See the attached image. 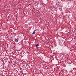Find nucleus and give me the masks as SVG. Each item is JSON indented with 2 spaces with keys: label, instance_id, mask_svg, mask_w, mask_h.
<instances>
[{
  "label": "nucleus",
  "instance_id": "f257e3e1",
  "mask_svg": "<svg viewBox=\"0 0 76 76\" xmlns=\"http://www.w3.org/2000/svg\"><path fill=\"white\" fill-rule=\"evenodd\" d=\"M18 41H19V39L18 38H17L15 39L14 42H18Z\"/></svg>",
  "mask_w": 76,
  "mask_h": 76
},
{
  "label": "nucleus",
  "instance_id": "f03ea898",
  "mask_svg": "<svg viewBox=\"0 0 76 76\" xmlns=\"http://www.w3.org/2000/svg\"><path fill=\"white\" fill-rule=\"evenodd\" d=\"M35 31H34L32 33V34H35Z\"/></svg>",
  "mask_w": 76,
  "mask_h": 76
},
{
  "label": "nucleus",
  "instance_id": "7ed1b4c3",
  "mask_svg": "<svg viewBox=\"0 0 76 76\" xmlns=\"http://www.w3.org/2000/svg\"><path fill=\"white\" fill-rule=\"evenodd\" d=\"M36 47H38V44H37L36 45Z\"/></svg>",
  "mask_w": 76,
  "mask_h": 76
},
{
  "label": "nucleus",
  "instance_id": "20e7f679",
  "mask_svg": "<svg viewBox=\"0 0 76 76\" xmlns=\"http://www.w3.org/2000/svg\"><path fill=\"white\" fill-rule=\"evenodd\" d=\"M28 6H30V4H29L28 5Z\"/></svg>",
  "mask_w": 76,
  "mask_h": 76
},
{
  "label": "nucleus",
  "instance_id": "39448f33",
  "mask_svg": "<svg viewBox=\"0 0 76 76\" xmlns=\"http://www.w3.org/2000/svg\"><path fill=\"white\" fill-rule=\"evenodd\" d=\"M27 7H29V6H28V5Z\"/></svg>",
  "mask_w": 76,
  "mask_h": 76
},
{
  "label": "nucleus",
  "instance_id": "423d86ee",
  "mask_svg": "<svg viewBox=\"0 0 76 76\" xmlns=\"http://www.w3.org/2000/svg\"><path fill=\"white\" fill-rule=\"evenodd\" d=\"M0 31H1V30H0Z\"/></svg>",
  "mask_w": 76,
  "mask_h": 76
}]
</instances>
